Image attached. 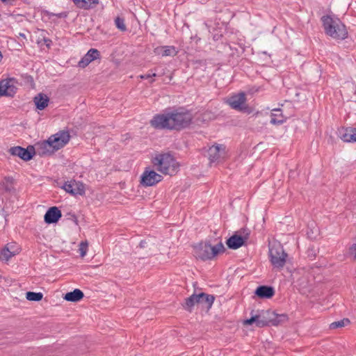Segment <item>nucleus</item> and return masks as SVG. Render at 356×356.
Here are the masks:
<instances>
[{
    "mask_svg": "<svg viewBox=\"0 0 356 356\" xmlns=\"http://www.w3.org/2000/svg\"><path fill=\"white\" fill-rule=\"evenodd\" d=\"M43 294L41 292L28 291L26 293V298L29 301H40L42 299Z\"/></svg>",
    "mask_w": 356,
    "mask_h": 356,
    "instance_id": "obj_28",
    "label": "nucleus"
},
{
    "mask_svg": "<svg viewBox=\"0 0 356 356\" xmlns=\"http://www.w3.org/2000/svg\"><path fill=\"white\" fill-rule=\"evenodd\" d=\"M196 304H198V294H193L186 298L185 303L183 306L185 309L191 312L193 307Z\"/></svg>",
    "mask_w": 356,
    "mask_h": 356,
    "instance_id": "obj_26",
    "label": "nucleus"
},
{
    "mask_svg": "<svg viewBox=\"0 0 356 356\" xmlns=\"http://www.w3.org/2000/svg\"><path fill=\"white\" fill-rule=\"evenodd\" d=\"M297 286L302 294L308 296L311 293L312 287L309 283V273L298 278L297 280Z\"/></svg>",
    "mask_w": 356,
    "mask_h": 356,
    "instance_id": "obj_17",
    "label": "nucleus"
},
{
    "mask_svg": "<svg viewBox=\"0 0 356 356\" xmlns=\"http://www.w3.org/2000/svg\"><path fill=\"white\" fill-rule=\"evenodd\" d=\"M99 51L96 49H90L86 54L78 63V66L81 68L87 67L92 61L99 58Z\"/></svg>",
    "mask_w": 356,
    "mask_h": 356,
    "instance_id": "obj_15",
    "label": "nucleus"
},
{
    "mask_svg": "<svg viewBox=\"0 0 356 356\" xmlns=\"http://www.w3.org/2000/svg\"><path fill=\"white\" fill-rule=\"evenodd\" d=\"M70 137L68 131L62 130L57 132L40 144L41 152L39 154L44 155L54 153L66 145L70 141Z\"/></svg>",
    "mask_w": 356,
    "mask_h": 356,
    "instance_id": "obj_3",
    "label": "nucleus"
},
{
    "mask_svg": "<svg viewBox=\"0 0 356 356\" xmlns=\"http://www.w3.org/2000/svg\"><path fill=\"white\" fill-rule=\"evenodd\" d=\"M61 211L56 207L49 208L44 215V222L47 224L56 223L61 218Z\"/></svg>",
    "mask_w": 356,
    "mask_h": 356,
    "instance_id": "obj_18",
    "label": "nucleus"
},
{
    "mask_svg": "<svg viewBox=\"0 0 356 356\" xmlns=\"http://www.w3.org/2000/svg\"><path fill=\"white\" fill-rule=\"evenodd\" d=\"M193 116L188 111H175L165 114L156 115L150 121V124L158 129L181 130L188 127Z\"/></svg>",
    "mask_w": 356,
    "mask_h": 356,
    "instance_id": "obj_1",
    "label": "nucleus"
},
{
    "mask_svg": "<svg viewBox=\"0 0 356 356\" xmlns=\"http://www.w3.org/2000/svg\"><path fill=\"white\" fill-rule=\"evenodd\" d=\"M154 79H152V80L150 81V83L154 82Z\"/></svg>",
    "mask_w": 356,
    "mask_h": 356,
    "instance_id": "obj_38",
    "label": "nucleus"
},
{
    "mask_svg": "<svg viewBox=\"0 0 356 356\" xmlns=\"http://www.w3.org/2000/svg\"><path fill=\"white\" fill-rule=\"evenodd\" d=\"M140 78L142 79H147L150 78V73L143 74L140 76Z\"/></svg>",
    "mask_w": 356,
    "mask_h": 356,
    "instance_id": "obj_35",
    "label": "nucleus"
},
{
    "mask_svg": "<svg viewBox=\"0 0 356 356\" xmlns=\"http://www.w3.org/2000/svg\"><path fill=\"white\" fill-rule=\"evenodd\" d=\"M215 298L213 295H209L205 293H200L198 294V304L204 305L207 307L211 308Z\"/></svg>",
    "mask_w": 356,
    "mask_h": 356,
    "instance_id": "obj_24",
    "label": "nucleus"
},
{
    "mask_svg": "<svg viewBox=\"0 0 356 356\" xmlns=\"http://www.w3.org/2000/svg\"><path fill=\"white\" fill-rule=\"evenodd\" d=\"M63 188L67 192L73 195H83L85 193L84 184L80 181L74 180L67 181L64 184Z\"/></svg>",
    "mask_w": 356,
    "mask_h": 356,
    "instance_id": "obj_14",
    "label": "nucleus"
},
{
    "mask_svg": "<svg viewBox=\"0 0 356 356\" xmlns=\"http://www.w3.org/2000/svg\"><path fill=\"white\" fill-rule=\"evenodd\" d=\"M88 244L87 241H82L80 243L79 252H80V255L81 257H83L86 254L87 250H88Z\"/></svg>",
    "mask_w": 356,
    "mask_h": 356,
    "instance_id": "obj_32",
    "label": "nucleus"
},
{
    "mask_svg": "<svg viewBox=\"0 0 356 356\" xmlns=\"http://www.w3.org/2000/svg\"><path fill=\"white\" fill-rule=\"evenodd\" d=\"M12 252H10L7 248L4 247L0 252V259L1 260L8 261L11 257H14Z\"/></svg>",
    "mask_w": 356,
    "mask_h": 356,
    "instance_id": "obj_29",
    "label": "nucleus"
},
{
    "mask_svg": "<svg viewBox=\"0 0 356 356\" xmlns=\"http://www.w3.org/2000/svg\"><path fill=\"white\" fill-rule=\"evenodd\" d=\"M115 24L116 27L122 31H125L127 30L126 25L124 24V19L120 17H118L115 19Z\"/></svg>",
    "mask_w": 356,
    "mask_h": 356,
    "instance_id": "obj_31",
    "label": "nucleus"
},
{
    "mask_svg": "<svg viewBox=\"0 0 356 356\" xmlns=\"http://www.w3.org/2000/svg\"><path fill=\"white\" fill-rule=\"evenodd\" d=\"M83 296V293L80 289H76L73 291L67 293L64 296V299L70 302H78L81 300Z\"/></svg>",
    "mask_w": 356,
    "mask_h": 356,
    "instance_id": "obj_23",
    "label": "nucleus"
},
{
    "mask_svg": "<svg viewBox=\"0 0 356 356\" xmlns=\"http://www.w3.org/2000/svg\"><path fill=\"white\" fill-rule=\"evenodd\" d=\"M5 247L12 252L13 255L15 256L18 254L21 251L20 248L15 243H8Z\"/></svg>",
    "mask_w": 356,
    "mask_h": 356,
    "instance_id": "obj_30",
    "label": "nucleus"
},
{
    "mask_svg": "<svg viewBox=\"0 0 356 356\" xmlns=\"http://www.w3.org/2000/svg\"><path fill=\"white\" fill-rule=\"evenodd\" d=\"M79 8L88 10L98 3V0H72Z\"/></svg>",
    "mask_w": 356,
    "mask_h": 356,
    "instance_id": "obj_25",
    "label": "nucleus"
},
{
    "mask_svg": "<svg viewBox=\"0 0 356 356\" xmlns=\"http://www.w3.org/2000/svg\"><path fill=\"white\" fill-rule=\"evenodd\" d=\"M325 33L334 40H344L348 37V31L341 21L329 15L321 18Z\"/></svg>",
    "mask_w": 356,
    "mask_h": 356,
    "instance_id": "obj_4",
    "label": "nucleus"
},
{
    "mask_svg": "<svg viewBox=\"0 0 356 356\" xmlns=\"http://www.w3.org/2000/svg\"><path fill=\"white\" fill-rule=\"evenodd\" d=\"M269 254L270 261L275 267L282 268L284 266L287 254L284 252L282 247L278 245L270 248Z\"/></svg>",
    "mask_w": 356,
    "mask_h": 356,
    "instance_id": "obj_8",
    "label": "nucleus"
},
{
    "mask_svg": "<svg viewBox=\"0 0 356 356\" xmlns=\"http://www.w3.org/2000/svg\"><path fill=\"white\" fill-rule=\"evenodd\" d=\"M54 15L57 16L59 18H65L67 16V14L66 13H60L58 14H55Z\"/></svg>",
    "mask_w": 356,
    "mask_h": 356,
    "instance_id": "obj_34",
    "label": "nucleus"
},
{
    "mask_svg": "<svg viewBox=\"0 0 356 356\" xmlns=\"http://www.w3.org/2000/svg\"><path fill=\"white\" fill-rule=\"evenodd\" d=\"M161 180L162 176L161 175L147 168L141 175L140 183L144 186H152L160 182Z\"/></svg>",
    "mask_w": 356,
    "mask_h": 356,
    "instance_id": "obj_11",
    "label": "nucleus"
},
{
    "mask_svg": "<svg viewBox=\"0 0 356 356\" xmlns=\"http://www.w3.org/2000/svg\"><path fill=\"white\" fill-rule=\"evenodd\" d=\"M146 241H140V244H139V246L141 248H143L145 247V244H146Z\"/></svg>",
    "mask_w": 356,
    "mask_h": 356,
    "instance_id": "obj_36",
    "label": "nucleus"
},
{
    "mask_svg": "<svg viewBox=\"0 0 356 356\" xmlns=\"http://www.w3.org/2000/svg\"><path fill=\"white\" fill-rule=\"evenodd\" d=\"M225 250L222 242L214 246L207 243H200L194 247V254L197 258L204 261L213 259L218 253L223 252Z\"/></svg>",
    "mask_w": 356,
    "mask_h": 356,
    "instance_id": "obj_6",
    "label": "nucleus"
},
{
    "mask_svg": "<svg viewBox=\"0 0 356 356\" xmlns=\"http://www.w3.org/2000/svg\"><path fill=\"white\" fill-rule=\"evenodd\" d=\"M1 1H2L3 2H5V1H6L7 0H1Z\"/></svg>",
    "mask_w": 356,
    "mask_h": 356,
    "instance_id": "obj_39",
    "label": "nucleus"
},
{
    "mask_svg": "<svg viewBox=\"0 0 356 356\" xmlns=\"http://www.w3.org/2000/svg\"><path fill=\"white\" fill-rule=\"evenodd\" d=\"M340 138L347 143L356 142V128L346 127L339 130Z\"/></svg>",
    "mask_w": 356,
    "mask_h": 356,
    "instance_id": "obj_16",
    "label": "nucleus"
},
{
    "mask_svg": "<svg viewBox=\"0 0 356 356\" xmlns=\"http://www.w3.org/2000/svg\"><path fill=\"white\" fill-rule=\"evenodd\" d=\"M252 311L250 313V318L244 321L243 324L245 325H250L253 323H255L256 326L259 327L278 325L286 322L288 319L286 314H277L272 310L258 311L255 314Z\"/></svg>",
    "mask_w": 356,
    "mask_h": 356,
    "instance_id": "obj_2",
    "label": "nucleus"
},
{
    "mask_svg": "<svg viewBox=\"0 0 356 356\" xmlns=\"http://www.w3.org/2000/svg\"><path fill=\"white\" fill-rule=\"evenodd\" d=\"M286 121L281 109H273L271 113L270 123L273 124H282Z\"/></svg>",
    "mask_w": 356,
    "mask_h": 356,
    "instance_id": "obj_22",
    "label": "nucleus"
},
{
    "mask_svg": "<svg viewBox=\"0 0 356 356\" xmlns=\"http://www.w3.org/2000/svg\"><path fill=\"white\" fill-rule=\"evenodd\" d=\"M274 293V289L268 286H260L255 291V294L261 298H270Z\"/></svg>",
    "mask_w": 356,
    "mask_h": 356,
    "instance_id": "obj_19",
    "label": "nucleus"
},
{
    "mask_svg": "<svg viewBox=\"0 0 356 356\" xmlns=\"http://www.w3.org/2000/svg\"><path fill=\"white\" fill-rule=\"evenodd\" d=\"M350 323V321L348 318H343L340 321H334L333 323H332L330 325V328L331 330H335V329H338V328H341V327H343L348 325H349Z\"/></svg>",
    "mask_w": 356,
    "mask_h": 356,
    "instance_id": "obj_27",
    "label": "nucleus"
},
{
    "mask_svg": "<svg viewBox=\"0 0 356 356\" xmlns=\"http://www.w3.org/2000/svg\"><path fill=\"white\" fill-rule=\"evenodd\" d=\"M13 79H6L0 81V97H13L17 92Z\"/></svg>",
    "mask_w": 356,
    "mask_h": 356,
    "instance_id": "obj_13",
    "label": "nucleus"
},
{
    "mask_svg": "<svg viewBox=\"0 0 356 356\" xmlns=\"http://www.w3.org/2000/svg\"><path fill=\"white\" fill-rule=\"evenodd\" d=\"M152 163L158 171L170 176L175 175L179 167L176 159L168 153L156 155L152 159Z\"/></svg>",
    "mask_w": 356,
    "mask_h": 356,
    "instance_id": "obj_5",
    "label": "nucleus"
},
{
    "mask_svg": "<svg viewBox=\"0 0 356 356\" xmlns=\"http://www.w3.org/2000/svg\"><path fill=\"white\" fill-rule=\"evenodd\" d=\"M155 52L162 56H174L177 54V51L173 46H163L155 49Z\"/></svg>",
    "mask_w": 356,
    "mask_h": 356,
    "instance_id": "obj_21",
    "label": "nucleus"
},
{
    "mask_svg": "<svg viewBox=\"0 0 356 356\" xmlns=\"http://www.w3.org/2000/svg\"><path fill=\"white\" fill-rule=\"evenodd\" d=\"M157 75L156 73H150V78H152V77H156Z\"/></svg>",
    "mask_w": 356,
    "mask_h": 356,
    "instance_id": "obj_37",
    "label": "nucleus"
},
{
    "mask_svg": "<svg viewBox=\"0 0 356 356\" xmlns=\"http://www.w3.org/2000/svg\"><path fill=\"white\" fill-rule=\"evenodd\" d=\"M349 252L354 256V259H356V243L350 248Z\"/></svg>",
    "mask_w": 356,
    "mask_h": 356,
    "instance_id": "obj_33",
    "label": "nucleus"
},
{
    "mask_svg": "<svg viewBox=\"0 0 356 356\" xmlns=\"http://www.w3.org/2000/svg\"><path fill=\"white\" fill-rule=\"evenodd\" d=\"M250 234L248 229L242 228L227 241V245L230 249H238L249 238Z\"/></svg>",
    "mask_w": 356,
    "mask_h": 356,
    "instance_id": "obj_7",
    "label": "nucleus"
},
{
    "mask_svg": "<svg viewBox=\"0 0 356 356\" xmlns=\"http://www.w3.org/2000/svg\"><path fill=\"white\" fill-rule=\"evenodd\" d=\"M49 102V97L43 93H39L33 98V102L36 108L41 111L48 106Z\"/></svg>",
    "mask_w": 356,
    "mask_h": 356,
    "instance_id": "obj_20",
    "label": "nucleus"
},
{
    "mask_svg": "<svg viewBox=\"0 0 356 356\" xmlns=\"http://www.w3.org/2000/svg\"><path fill=\"white\" fill-rule=\"evenodd\" d=\"M226 156L225 146L223 145H215L208 149V157L210 163H219Z\"/></svg>",
    "mask_w": 356,
    "mask_h": 356,
    "instance_id": "obj_12",
    "label": "nucleus"
},
{
    "mask_svg": "<svg viewBox=\"0 0 356 356\" xmlns=\"http://www.w3.org/2000/svg\"><path fill=\"white\" fill-rule=\"evenodd\" d=\"M227 102L232 108L239 111H245L248 108L246 105V97L244 92L232 95L227 99Z\"/></svg>",
    "mask_w": 356,
    "mask_h": 356,
    "instance_id": "obj_10",
    "label": "nucleus"
},
{
    "mask_svg": "<svg viewBox=\"0 0 356 356\" xmlns=\"http://www.w3.org/2000/svg\"><path fill=\"white\" fill-rule=\"evenodd\" d=\"M8 152L13 156H18L26 161L32 159L35 154V148L31 145L28 146L26 149L20 146L13 147L9 149Z\"/></svg>",
    "mask_w": 356,
    "mask_h": 356,
    "instance_id": "obj_9",
    "label": "nucleus"
}]
</instances>
